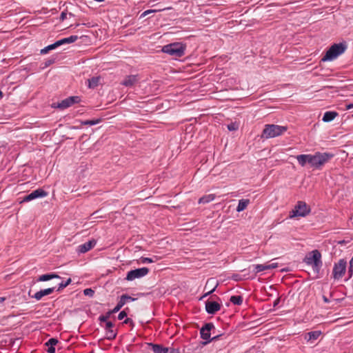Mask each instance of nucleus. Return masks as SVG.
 I'll list each match as a JSON object with an SVG mask.
<instances>
[{
    "label": "nucleus",
    "mask_w": 353,
    "mask_h": 353,
    "mask_svg": "<svg viewBox=\"0 0 353 353\" xmlns=\"http://www.w3.org/2000/svg\"><path fill=\"white\" fill-rule=\"evenodd\" d=\"M119 310H108L105 314H101L98 318L99 325L104 331L105 338L113 340L117 335V327L115 325L117 319L114 314Z\"/></svg>",
    "instance_id": "f257e3e1"
},
{
    "label": "nucleus",
    "mask_w": 353,
    "mask_h": 353,
    "mask_svg": "<svg viewBox=\"0 0 353 353\" xmlns=\"http://www.w3.org/2000/svg\"><path fill=\"white\" fill-rule=\"evenodd\" d=\"M334 157L332 152H316L314 154H310L309 165L313 170H321Z\"/></svg>",
    "instance_id": "f03ea898"
},
{
    "label": "nucleus",
    "mask_w": 353,
    "mask_h": 353,
    "mask_svg": "<svg viewBox=\"0 0 353 353\" xmlns=\"http://www.w3.org/2000/svg\"><path fill=\"white\" fill-rule=\"evenodd\" d=\"M303 262L312 268L313 272L318 275L323 265L321 254L318 250H314L306 254Z\"/></svg>",
    "instance_id": "7ed1b4c3"
},
{
    "label": "nucleus",
    "mask_w": 353,
    "mask_h": 353,
    "mask_svg": "<svg viewBox=\"0 0 353 353\" xmlns=\"http://www.w3.org/2000/svg\"><path fill=\"white\" fill-rule=\"evenodd\" d=\"M347 48V46L345 42L334 43L326 51L325 55L321 59V61L323 62L333 61L344 53Z\"/></svg>",
    "instance_id": "20e7f679"
},
{
    "label": "nucleus",
    "mask_w": 353,
    "mask_h": 353,
    "mask_svg": "<svg viewBox=\"0 0 353 353\" xmlns=\"http://www.w3.org/2000/svg\"><path fill=\"white\" fill-rule=\"evenodd\" d=\"M186 44L181 42H174L164 46L161 51L174 58H180L185 54Z\"/></svg>",
    "instance_id": "39448f33"
},
{
    "label": "nucleus",
    "mask_w": 353,
    "mask_h": 353,
    "mask_svg": "<svg viewBox=\"0 0 353 353\" xmlns=\"http://www.w3.org/2000/svg\"><path fill=\"white\" fill-rule=\"evenodd\" d=\"M288 130L287 126H281L274 124H267L263 130L262 138L270 139L281 135Z\"/></svg>",
    "instance_id": "423d86ee"
},
{
    "label": "nucleus",
    "mask_w": 353,
    "mask_h": 353,
    "mask_svg": "<svg viewBox=\"0 0 353 353\" xmlns=\"http://www.w3.org/2000/svg\"><path fill=\"white\" fill-rule=\"evenodd\" d=\"M310 207L305 201H299L294 208L290 212L289 216L292 219L296 216L305 217L310 213Z\"/></svg>",
    "instance_id": "0eeeda50"
},
{
    "label": "nucleus",
    "mask_w": 353,
    "mask_h": 353,
    "mask_svg": "<svg viewBox=\"0 0 353 353\" xmlns=\"http://www.w3.org/2000/svg\"><path fill=\"white\" fill-rule=\"evenodd\" d=\"M347 268V261L345 259H339L334 264L332 276L335 280L341 279L345 274Z\"/></svg>",
    "instance_id": "6e6552de"
},
{
    "label": "nucleus",
    "mask_w": 353,
    "mask_h": 353,
    "mask_svg": "<svg viewBox=\"0 0 353 353\" xmlns=\"http://www.w3.org/2000/svg\"><path fill=\"white\" fill-rule=\"evenodd\" d=\"M149 268L146 267L132 270L128 272L125 280L131 281H134L136 279L142 278L146 276L149 273Z\"/></svg>",
    "instance_id": "1a4fd4ad"
},
{
    "label": "nucleus",
    "mask_w": 353,
    "mask_h": 353,
    "mask_svg": "<svg viewBox=\"0 0 353 353\" xmlns=\"http://www.w3.org/2000/svg\"><path fill=\"white\" fill-rule=\"evenodd\" d=\"M80 101V99L77 96L69 97L61 102L56 103H53L52 107L57 108L60 110H64L74 103H77Z\"/></svg>",
    "instance_id": "9d476101"
},
{
    "label": "nucleus",
    "mask_w": 353,
    "mask_h": 353,
    "mask_svg": "<svg viewBox=\"0 0 353 353\" xmlns=\"http://www.w3.org/2000/svg\"><path fill=\"white\" fill-rule=\"evenodd\" d=\"M214 326L213 325V323H205L201 329L200 330V334H201V337L204 339V340H206L207 341H205L204 343V344H207L208 343L210 342L211 341L218 338V336H214L213 337L212 339H210V331L212 328H214Z\"/></svg>",
    "instance_id": "9b49d317"
},
{
    "label": "nucleus",
    "mask_w": 353,
    "mask_h": 353,
    "mask_svg": "<svg viewBox=\"0 0 353 353\" xmlns=\"http://www.w3.org/2000/svg\"><path fill=\"white\" fill-rule=\"evenodd\" d=\"M47 195H48V192L46 191H45L42 188H38V189L32 191L31 193L26 195L23 199V201H24V202L30 201L34 200L37 198L45 197Z\"/></svg>",
    "instance_id": "f8f14e48"
},
{
    "label": "nucleus",
    "mask_w": 353,
    "mask_h": 353,
    "mask_svg": "<svg viewBox=\"0 0 353 353\" xmlns=\"http://www.w3.org/2000/svg\"><path fill=\"white\" fill-rule=\"evenodd\" d=\"M90 28V34H92L93 36V38H91L90 36V41H92L93 40V42L96 43L98 39L99 40L101 39L103 31L99 28L97 26H92Z\"/></svg>",
    "instance_id": "ddd939ff"
},
{
    "label": "nucleus",
    "mask_w": 353,
    "mask_h": 353,
    "mask_svg": "<svg viewBox=\"0 0 353 353\" xmlns=\"http://www.w3.org/2000/svg\"><path fill=\"white\" fill-rule=\"evenodd\" d=\"M216 299H218L217 296H210L205 301V309H221V305Z\"/></svg>",
    "instance_id": "4468645a"
},
{
    "label": "nucleus",
    "mask_w": 353,
    "mask_h": 353,
    "mask_svg": "<svg viewBox=\"0 0 353 353\" xmlns=\"http://www.w3.org/2000/svg\"><path fill=\"white\" fill-rule=\"evenodd\" d=\"M137 299L132 298L127 294H123L117 303V305L113 309H121L125 304L137 301Z\"/></svg>",
    "instance_id": "2eb2a0df"
},
{
    "label": "nucleus",
    "mask_w": 353,
    "mask_h": 353,
    "mask_svg": "<svg viewBox=\"0 0 353 353\" xmlns=\"http://www.w3.org/2000/svg\"><path fill=\"white\" fill-rule=\"evenodd\" d=\"M147 345L154 353H168L169 352V348L165 347L161 344L148 343Z\"/></svg>",
    "instance_id": "dca6fc26"
},
{
    "label": "nucleus",
    "mask_w": 353,
    "mask_h": 353,
    "mask_svg": "<svg viewBox=\"0 0 353 353\" xmlns=\"http://www.w3.org/2000/svg\"><path fill=\"white\" fill-rule=\"evenodd\" d=\"M55 287L49 288L44 290H41L40 291L36 292L32 297L36 299L37 300H40L44 296L49 295L52 294L55 290Z\"/></svg>",
    "instance_id": "f3484780"
},
{
    "label": "nucleus",
    "mask_w": 353,
    "mask_h": 353,
    "mask_svg": "<svg viewBox=\"0 0 353 353\" xmlns=\"http://www.w3.org/2000/svg\"><path fill=\"white\" fill-rule=\"evenodd\" d=\"M329 318H330L329 316H324L322 314H320V316L316 315L314 316V318L312 319V321L315 323H322L335 322V321H337L338 320H339L340 319H341V317H336L334 319H328Z\"/></svg>",
    "instance_id": "a211bd4d"
},
{
    "label": "nucleus",
    "mask_w": 353,
    "mask_h": 353,
    "mask_svg": "<svg viewBox=\"0 0 353 353\" xmlns=\"http://www.w3.org/2000/svg\"><path fill=\"white\" fill-rule=\"evenodd\" d=\"M139 79L137 75H129L127 76L125 79L121 82V84L126 87H132L137 81Z\"/></svg>",
    "instance_id": "6ab92c4d"
},
{
    "label": "nucleus",
    "mask_w": 353,
    "mask_h": 353,
    "mask_svg": "<svg viewBox=\"0 0 353 353\" xmlns=\"http://www.w3.org/2000/svg\"><path fill=\"white\" fill-rule=\"evenodd\" d=\"M214 285V287H213L211 290H208L207 292H205V294H204L201 297H200V298H199V301H200V300H202L203 299H204L205 297H206L208 295H209L210 294H211L212 292H213L215 290V289H216V286H217V285H218V284L215 282V281H214V279L213 278H211V279H209L207 281L205 288L206 289V288H207V287H208V285Z\"/></svg>",
    "instance_id": "aec40b11"
},
{
    "label": "nucleus",
    "mask_w": 353,
    "mask_h": 353,
    "mask_svg": "<svg viewBox=\"0 0 353 353\" xmlns=\"http://www.w3.org/2000/svg\"><path fill=\"white\" fill-rule=\"evenodd\" d=\"M338 116V113L334 111L325 112L323 116L322 121L327 123L333 121Z\"/></svg>",
    "instance_id": "412c9836"
},
{
    "label": "nucleus",
    "mask_w": 353,
    "mask_h": 353,
    "mask_svg": "<svg viewBox=\"0 0 353 353\" xmlns=\"http://www.w3.org/2000/svg\"><path fill=\"white\" fill-rule=\"evenodd\" d=\"M296 159L301 166L305 167L307 163L309 164L310 154L297 155Z\"/></svg>",
    "instance_id": "4be33fe9"
},
{
    "label": "nucleus",
    "mask_w": 353,
    "mask_h": 353,
    "mask_svg": "<svg viewBox=\"0 0 353 353\" xmlns=\"http://www.w3.org/2000/svg\"><path fill=\"white\" fill-rule=\"evenodd\" d=\"M52 279H60V276L55 273L46 274L40 276L37 281H47Z\"/></svg>",
    "instance_id": "5701e85b"
},
{
    "label": "nucleus",
    "mask_w": 353,
    "mask_h": 353,
    "mask_svg": "<svg viewBox=\"0 0 353 353\" xmlns=\"http://www.w3.org/2000/svg\"><path fill=\"white\" fill-rule=\"evenodd\" d=\"M321 334V332L319 330L316 331H312L308 333H307V336H305V339L310 341H314L316 340L320 335Z\"/></svg>",
    "instance_id": "b1692460"
},
{
    "label": "nucleus",
    "mask_w": 353,
    "mask_h": 353,
    "mask_svg": "<svg viewBox=\"0 0 353 353\" xmlns=\"http://www.w3.org/2000/svg\"><path fill=\"white\" fill-rule=\"evenodd\" d=\"M249 203H250V200L249 199H241V200H239L238 205H237L236 209V211L238 212L243 211L248 207Z\"/></svg>",
    "instance_id": "393cba45"
},
{
    "label": "nucleus",
    "mask_w": 353,
    "mask_h": 353,
    "mask_svg": "<svg viewBox=\"0 0 353 353\" xmlns=\"http://www.w3.org/2000/svg\"><path fill=\"white\" fill-rule=\"evenodd\" d=\"M214 199L215 194H214L204 195L199 199V203H208L210 201H212Z\"/></svg>",
    "instance_id": "a878e982"
},
{
    "label": "nucleus",
    "mask_w": 353,
    "mask_h": 353,
    "mask_svg": "<svg viewBox=\"0 0 353 353\" xmlns=\"http://www.w3.org/2000/svg\"><path fill=\"white\" fill-rule=\"evenodd\" d=\"M77 39H78V37L77 35H72V36H70L69 37L64 38V39L59 40L58 43L59 44V46H61V45L65 44V43H73L75 41H77Z\"/></svg>",
    "instance_id": "bb28decb"
},
{
    "label": "nucleus",
    "mask_w": 353,
    "mask_h": 353,
    "mask_svg": "<svg viewBox=\"0 0 353 353\" xmlns=\"http://www.w3.org/2000/svg\"><path fill=\"white\" fill-rule=\"evenodd\" d=\"M230 302L235 305H241L243 303V296L240 295L232 296L230 299Z\"/></svg>",
    "instance_id": "cd10ccee"
},
{
    "label": "nucleus",
    "mask_w": 353,
    "mask_h": 353,
    "mask_svg": "<svg viewBox=\"0 0 353 353\" xmlns=\"http://www.w3.org/2000/svg\"><path fill=\"white\" fill-rule=\"evenodd\" d=\"M101 78L100 76L93 77L90 79V88H95L101 84Z\"/></svg>",
    "instance_id": "c85d7f7f"
},
{
    "label": "nucleus",
    "mask_w": 353,
    "mask_h": 353,
    "mask_svg": "<svg viewBox=\"0 0 353 353\" xmlns=\"http://www.w3.org/2000/svg\"><path fill=\"white\" fill-rule=\"evenodd\" d=\"M60 46L59 43H58V41H57L56 42H54V43L52 44H50L46 47H45L44 48H43L42 50H41V54H46L47 52H48L50 50H54L56 48Z\"/></svg>",
    "instance_id": "c756f323"
},
{
    "label": "nucleus",
    "mask_w": 353,
    "mask_h": 353,
    "mask_svg": "<svg viewBox=\"0 0 353 353\" xmlns=\"http://www.w3.org/2000/svg\"><path fill=\"white\" fill-rule=\"evenodd\" d=\"M253 267H254V270L256 274L259 273L260 272H263V271L269 270L268 265H265V264L254 265Z\"/></svg>",
    "instance_id": "7c9ffc66"
},
{
    "label": "nucleus",
    "mask_w": 353,
    "mask_h": 353,
    "mask_svg": "<svg viewBox=\"0 0 353 353\" xmlns=\"http://www.w3.org/2000/svg\"><path fill=\"white\" fill-rule=\"evenodd\" d=\"M71 281H72L71 279L69 278V279H68V280L65 282H61L59 285V288H57V292L61 291V290H63V288L67 287L71 283Z\"/></svg>",
    "instance_id": "2f4dec72"
},
{
    "label": "nucleus",
    "mask_w": 353,
    "mask_h": 353,
    "mask_svg": "<svg viewBox=\"0 0 353 353\" xmlns=\"http://www.w3.org/2000/svg\"><path fill=\"white\" fill-rule=\"evenodd\" d=\"M79 252L85 253L88 251V242H85L83 245L79 246Z\"/></svg>",
    "instance_id": "473e14b6"
},
{
    "label": "nucleus",
    "mask_w": 353,
    "mask_h": 353,
    "mask_svg": "<svg viewBox=\"0 0 353 353\" xmlns=\"http://www.w3.org/2000/svg\"><path fill=\"white\" fill-rule=\"evenodd\" d=\"M58 340L55 338H50L46 343V346H54L58 343Z\"/></svg>",
    "instance_id": "72a5a7b5"
},
{
    "label": "nucleus",
    "mask_w": 353,
    "mask_h": 353,
    "mask_svg": "<svg viewBox=\"0 0 353 353\" xmlns=\"http://www.w3.org/2000/svg\"><path fill=\"white\" fill-rule=\"evenodd\" d=\"M348 278L350 279L353 276V256L350 261V266L348 268Z\"/></svg>",
    "instance_id": "f704fd0d"
},
{
    "label": "nucleus",
    "mask_w": 353,
    "mask_h": 353,
    "mask_svg": "<svg viewBox=\"0 0 353 353\" xmlns=\"http://www.w3.org/2000/svg\"><path fill=\"white\" fill-rule=\"evenodd\" d=\"M55 58H50V59H48L44 63H43V66L42 67L43 68H46L48 66H50V65L53 64L54 63H55Z\"/></svg>",
    "instance_id": "c9c22d12"
},
{
    "label": "nucleus",
    "mask_w": 353,
    "mask_h": 353,
    "mask_svg": "<svg viewBox=\"0 0 353 353\" xmlns=\"http://www.w3.org/2000/svg\"><path fill=\"white\" fill-rule=\"evenodd\" d=\"M140 261L141 263H150L154 262V261L151 258L143 256L140 258Z\"/></svg>",
    "instance_id": "e433bc0d"
},
{
    "label": "nucleus",
    "mask_w": 353,
    "mask_h": 353,
    "mask_svg": "<svg viewBox=\"0 0 353 353\" xmlns=\"http://www.w3.org/2000/svg\"><path fill=\"white\" fill-rule=\"evenodd\" d=\"M102 121V119L101 118H99V119H90V126L91 125H96V124H98L101 121Z\"/></svg>",
    "instance_id": "4c0bfd02"
},
{
    "label": "nucleus",
    "mask_w": 353,
    "mask_h": 353,
    "mask_svg": "<svg viewBox=\"0 0 353 353\" xmlns=\"http://www.w3.org/2000/svg\"><path fill=\"white\" fill-rule=\"evenodd\" d=\"M123 323L124 324H129L130 325H131L132 327H134V323L133 322V321L130 319V318H125L123 322Z\"/></svg>",
    "instance_id": "58836bf2"
},
{
    "label": "nucleus",
    "mask_w": 353,
    "mask_h": 353,
    "mask_svg": "<svg viewBox=\"0 0 353 353\" xmlns=\"http://www.w3.org/2000/svg\"><path fill=\"white\" fill-rule=\"evenodd\" d=\"M127 317V313L125 312V310H122L118 315V319L119 320H122L124 318H126Z\"/></svg>",
    "instance_id": "ea45409f"
},
{
    "label": "nucleus",
    "mask_w": 353,
    "mask_h": 353,
    "mask_svg": "<svg viewBox=\"0 0 353 353\" xmlns=\"http://www.w3.org/2000/svg\"><path fill=\"white\" fill-rule=\"evenodd\" d=\"M155 10H145L144 11L140 16L141 18H143V17H145V16H147L148 14H150V13H152V12H154Z\"/></svg>",
    "instance_id": "a19ab883"
},
{
    "label": "nucleus",
    "mask_w": 353,
    "mask_h": 353,
    "mask_svg": "<svg viewBox=\"0 0 353 353\" xmlns=\"http://www.w3.org/2000/svg\"><path fill=\"white\" fill-rule=\"evenodd\" d=\"M96 243H97L96 240H94V239L90 240V250H91L92 248H94L95 246Z\"/></svg>",
    "instance_id": "79ce46f5"
},
{
    "label": "nucleus",
    "mask_w": 353,
    "mask_h": 353,
    "mask_svg": "<svg viewBox=\"0 0 353 353\" xmlns=\"http://www.w3.org/2000/svg\"><path fill=\"white\" fill-rule=\"evenodd\" d=\"M67 13L66 12L63 11L61 12L60 16L61 21H63L65 19H66Z\"/></svg>",
    "instance_id": "37998d69"
},
{
    "label": "nucleus",
    "mask_w": 353,
    "mask_h": 353,
    "mask_svg": "<svg viewBox=\"0 0 353 353\" xmlns=\"http://www.w3.org/2000/svg\"><path fill=\"white\" fill-rule=\"evenodd\" d=\"M268 266H269V270L274 269V268H276L278 267V263H272L271 264H269Z\"/></svg>",
    "instance_id": "c03bdc74"
},
{
    "label": "nucleus",
    "mask_w": 353,
    "mask_h": 353,
    "mask_svg": "<svg viewBox=\"0 0 353 353\" xmlns=\"http://www.w3.org/2000/svg\"><path fill=\"white\" fill-rule=\"evenodd\" d=\"M48 353H54L55 352V347L54 346H49L48 349Z\"/></svg>",
    "instance_id": "a18cd8bd"
},
{
    "label": "nucleus",
    "mask_w": 353,
    "mask_h": 353,
    "mask_svg": "<svg viewBox=\"0 0 353 353\" xmlns=\"http://www.w3.org/2000/svg\"><path fill=\"white\" fill-rule=\"evenodd\" d=\"M169 353H180L179 350L177 348H171Z\"/></svg>",
    "instance_id": "49530a36"
},
{
    "label": "nucleus",
    "mask_w": 353,
    "mask_h": 353,
    "mask_svg": "<svg viewBox=\"0 0 353 353\" xmlns=\"http://www.w3.org/2000/svg\"><path fill=\"white\" fill-rule=\"evenodd\" d=\"M228 130H230V131H231V130H235V128H234V125H233V124L228 125Z\"/></svg>",
    "instance_id": "de8ad7c7"
},
{
    "label": "nucleus",
    "mask_w": 353,
    "mask_h": 353,
    "mask_svg": "<svg viewBox=\"0 0 353 353\" xmlns=\"http://www.w3.org/2000/svg\"><path fill=\"white\" fill-rule=\"evenodd\" d=\"M280 301L279 299H276L273 303V307H276Z\"/></svg>",
    "instance_id": "09e8293b"
},
{
    "label": "nucleus",
    "mask_w": 353,
    "mask_h": 353,
    "mask_svg": "<svg viewBox=\"0 0 353 353\" xmlns=\"http://www.w3.org/2000/svg\"><path fill=\"white\" fill-rule=\"evenodd\" d=\"M352 108H353V103H350V104L346 105V110H350V109H352Z\"/></svg>",
    "instance_id": "8fccbe9b"
},
{
    "label": "nucleus",
    "mask_w": 353,
    "mask_h": 353,
    "mask_svg": "<svg viewBox=\"0 0 353 353\" xmlns=\"http://www.w3.org/2000/svg\"><path fill=\"white\" fill-rule=\"evenodd\" d=\"M218 310H206L208 314H214Z\"/></svg>",
    "instance_id": "3c124183"
},
{
    "label": "nucleus",
    "mask_w": 353,
    "mask_h": 353,
    "mask_svg": "<svg viewBox=\"0 0 353 353\" xmlns=\"http://www.w3.org/2000/svg\"><path fill=\"white\" fill-rule=\"evenodd\" d=\"M83 294L85 296H88V288H85V289L83 290Z\"/></svg>",
    "instance_id": "603ef678"
},
{
    "label": "nucleus",
    "mask_w": 353,
    "mask_h": 353,
    "mask_svg": "<svg viewBox=\"0 0 353 353\" xmlns=\"http://www.w3.org/2000/svg\"><path fill=\"white\" fill-rule=\"evenodd\" d=\"M94 290H92L91 288H90V297L92 296L94 294Z\"/></svg>",
    "instance_id": "864d4df0"
},
{
    "label": "nucleus",
    "mask_w": 353,
    "mask_h": 353,
    "mask_svg": "<svg viewBox=\"0 0 353 353\" xmlns=\"http://www.w3.org/2000/svg\"><path fill=\"white\" fill-rule=\"evenodd\" d=\"M84 124L85 125H88L89 124V122H88V120H86L83 122Z\"/></svg>",
    "instance_id": "5fc2aeb1"
},
{
    "label": "nucleus",
    "mask_w": 353,
    "mask_h": 353,
    "mask_svg": "<svg viewBox=\"0 0 353 353\" xmlns=\"http://www.w3.org/2000/svg\"><path fill=\"white\" fill-rule=\"evenodd\" d=\"M5 300L4 297H0V302H2Z\"/></svg>",
    "instance_id": "6e6d98bb"
},
{
    "label": "nucleus",
    "mask_w": 353,
    "mask_h": 353,
    "mask_svg": "<svg viewBox=\"0 0 353 353\" xmlns=\"http://www.w3.org/2000/svg\"><path fill=\"white\" fill-rule=\"evenodd\" d=\"M3 95V92L0 90V97H2Z\"/></svg>",
    "instance_id": "4d7b16f0"
},
{
    "label": "nucleus",
    "mask_w": 353,
    "mask_h": 353,
    "mask_svg": "<svg viewBox=\"0 0 353 353\" xmlns=\"http://www.w3.org/2000/svg\"><path fill=\"white\" fill-rule=\"evenodd\" d=\"M96 213H97V212L92 213V214H90V216H94Z\"/></svg>",
    "instance_id": "13d9d810"
},
{
    "label": "nucleus",
    "mask_w": 353,
    "mask_h": 353,
    "mask_svg": "<svg viewBox=\"0 0 353 353\" xmlns=\"http://www.w3.org/2000/svg\"><path fill=\"white\" fill-rule=\"evenodd\" d=\"M323 298H324L325 301H327V299L325 296H324Z\"/></svg>",
    "instance_id": "bf43d9fd"
},
{
    "label": "nucleus",
    "mask_w": 353,
    "mask_h": 353,
    "mask_svg": "<svg viewBox=\"0 0 353 353\" xmlns=\"http://www.w3.org/2000/svg\"><path fill=\"white\" fill-rule=\"evenodd\" d=\"M90 353H93V351H92H92H90Z\"/></svg>",
    "instance_id": "052dcab7"
},
{
    "label": "nucleus",
    "mask_w": 353,
    "mask_h": 353,
    "mask_svg": "<svg viewBox=\"0 0 353 353\" xmlns=\"http://www.w3.org/2000/svg\"><path fill=\"white\" fill-rule=\"evenodd\" d=\"M352 117H353V114H352Z\"/></svg>",
    "instance_id": "680f3d73"
}]
</instances>
